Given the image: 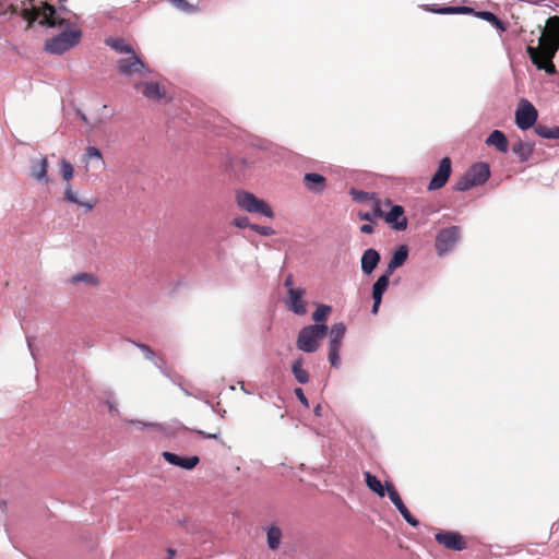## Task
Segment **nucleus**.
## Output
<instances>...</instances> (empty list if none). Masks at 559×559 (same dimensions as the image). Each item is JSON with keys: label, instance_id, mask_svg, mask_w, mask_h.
Wrapping results in <instances>:
<instances>
[{"label": "nucleus", "instance_id": "obj_1", "mask_svg": "<svg viewBox=\"0 0 559 559\" xmlns=\"http://www.w3.org/2000/svg\"><path fill=\"white\" fill-rule=\"evenodd\" d=\"M31 19L38 20L41 25L58 26L63 29L59 35L46 40L45 50L49 53L62 55L75 47L81 40V28L69 19L60 16L57 9L47 2H40L39 7H34Z\"/></svg>", "mask_w": 559, "mask_h": 559}, {"label": "nucleus", "instance_id": "obj_2", "mask_svg": "<svg viewBox=\"0 0 559 559\" xmlns=\"http://www.w3.org/2000/svg\"><path fill=\"white\" fill-rule=\"evenodd\" d=\"M559 50V16H550L545 29L538 40V46H527L526 52L532 63L547 74L552 75L557 72L552 59Z\"/></svg>", "mask_w": 559, "mask_h": 559}, {"label": "nucleus", "instance_id": "obj_3", "mask_svg": "<svg viewBox=\"0 0 559 559\" xmlns=\"http://www.w3.org/2000/svg\"><path fill=\"white\" fill-rule=\"evenodd\" d=\"M424 9L428 12L437 13V14H473L481 20H485L491 23L495 27L500 29L501 32L506 31V26L501 20L498 19L496 14L489 11H475L471 7L465 5H455V7H441L435 8L433 5L426 4Z\"/></svg>", "mask_w": 559, "mask_h": 559}, {"label": "nucleus", "instance_id": "obj_4", "mask_svg": "<svg viewBox=\"0 0 559 559\" xmlns=\"http://www.w3.org/2000/svg\"><path fill=\"white\" fill-rule=\"evenodd\" d=\"M325 324H313L300 330L297 337L298 349L306 353H313L319 348L320 341L326 335Z\"/></svg>", "mask_w": 559, "mask_h": 559}, {"label": "nucleus", "instance_id": "obj_5", "mask_svg": "<svg viewBox=\"0 0 559 559\" xmlns=\"http://www.w3.org/2000/svg\"><path fill=\"white\" fill-rule=\"evenodd\" d=\"M236 202L246 212L258 213L269 218L274 217L271 206L248 191H238L236 193Z\"/></svg>", "mask_w": 559, "mask_h": 559}, {"label": "nucleus", "instance_id": "obj_6", "mask_svg": "<svg viewBox=\"0 0 559 559\" xmlns=\"http://www.w3.org/2000/svg\"><path fill=\"white\" fill-rule=\"evenodd\" d=\"M538 111L527 99H521L515 111V123L521 130H527L535 126Z\"/></svg>", "mask_w": 559, "mask_h": 559}, {"label": "nucleus", "instance_id": "obj_7", "mask_svg": "<svg viewBox=\"0 0 559 559\" xmlns=\"http://www.w3.org/2000/svg\"><path fill=\"white\" fill-rule=\"evenodd\" d=\"M461 237V229L457 226H451L439 230L436 237V250L442 255L453 249Z\"/></svg>", "mask_w": 559, "mask_h": 559}, {"label": "nucleus", "instance_id": "obj_8", "mask_svg": "<svg viewBox=\"0 0 559 559\" xmlns=\"http://www.w3.org/2000/svg\"><path fill=\"white\" fill-rule=\"evenodd\" d=\"M346 332L344 323H335L330 333L329 360L332 367L340 366V348Z\"/></svg>", "mask_w": 559, "mask_h": 559}, {"label": "nucleus", "instance_id": "obj_9", "mask_svg": "<svg viewBox=\"0 0 559 559\" xmlns=\"http://www.w3.org/2000/svg\"><path fill=\"white\" fill-rule=\"evenodd\" d=\"M435 539L438 544L450 550L461 551L467 548L465 537L457 532L439 531L435 535Z\"/></svg>", "mask_w": 559, "mask_h": 559}, {"label": "nucleus", "instance_id": "obj_10", "mask_svg": "<svg viewBox=\"0 0 559 559\" xmlns=\"http://www.w3.org/2000/svg\"><path fill=\"white\" fill-rule=\"evenodd\" d=\"M129 58H122L118 61V70L123 75L143 74L148 69L146 63L135 52L130 53Z\"/></svg>", "mask_w": 559, "mask_h": 559}, {"label": "nucleus", "instance_id": "obj_11", "mask_svg": "<svg viewBox=\"0 0 559 559\" xmlns=\"http://www.w3.org/2000/svg\"><path fill=\"white\" fill-rule=\"evenodd\" d=\"M386 492L389 495L390 500L395 506V508L399 510L403 519L412 526L416 527L418 526L419 522L418 520L413 516V514L409 512V510L404 504L400 493L395 489V487L391 483H385Z\"/></svg>", "mask_w": 559, "mask_h": 559}, {"label": "nucleus", "instance_id": "obj_12", "mask_svg": "<svg viewBox=\"0 0 559 559\" xmlns=\"http://www.w3.org/2000/svg\"><path fill=\"white\" fill-rule=\"evenodd\" d=\"M451 164L452 163L449 157H444L441 159L437 171L435 173L429 182L428 190H438L445 186L452 173Z\"/></svg>", "mask_w": 559, "mask_h": 559}, {"label": "nucleus", "instance_id": "obj_13", "mask_svg": "<svg viewBox=\"0 0 559 559\" xmlns=\"http://www.w3.org/2000/svg\"><path fill=\"white\" fill-rule=\"evenodd\" d=\"M390 276H391L390 274L384 272V274H382L372 286L373 306H372L371 311L373 314L378 313V310H379V307H380V304L382 300V296L389 287Z\"/></svg>", "mask_w": 559, "mask_h": 559}, {"label": "nucleus", "instance_id": "obj_14", "mask_svg": "<svg viewBox=\"0 0 559 559\" xmlns=\"http://www.w3.org/2000/svg\"><path fill=\"white\" fill-rule=\"evenodd\" d=\"M162 455L165 459V461L168 462L169 464L181 467L183 469H192L200 462V459L197 455L182 457L168 451H164Z\"/></svg>", "mask_w": 559, "mask_h": 559}, {"label": "nucleus", "instance_id": "obj_15", "mask_svg": "<svg viewBox=\"0 0 559 559\" xmlns=\"http://www.w3.org/2000/svg\"><path fill=\"white\" fill-rule=\"evenodd\" d=\"M135 88L152 100H159L166 96L165 88L157 82L138 83Z\"/></svg>", "mask_w": 559, "mask_h": 559}, {"label": "nucleus", "instance_id": "obj_16", "mask_svg": "<svg viewBox=\"0 0 559 559\" xmlns=\"http://www.w3.org/2000/svg\"><path fill=\"white\" fill-rule=\"evenodd\" d=\"M384 218L388 224L393 225L397 230H404L407 227V219L401 205H393Z\"/></svg>", "mask_w": 559, "mask_h": 559}, {"label": "nucleus", "instance_id": "obj_17", "mask_svg": "<svg viewBox=\"0 0 559 559\" xmlns=\"http://www.w3.org/2000/svg\"><path fill=\"white\" fill-rule=\"evenodd\" d=\"M380 262V253L372 248L367 249L361 257V271L370 275Z\"/></svg>", "mask_w": 559, "mask_h": 559}, {"label": "nucleus", "instance_id": "obj_18", "mask_svg": "<svg viewBox=\"0 0 559 559\" xmlns=\"http://www.w3.org/2000/svg\"><path fill=\"white\" fill-rule=\"evenodd\" d=\"M466 173L476 186L485 183L490 176L489 166L485 163L473 165Z\"/></svg>", "mask_w": 559, "mask_h": 559}, {"label": "nucleus", "instance_id": "obj_19", "mask_svg": "<svg viewBox=\"0 0 559 559\" xmlns=\"http://www.w3.org/2000/svg\"><path fill=\"white\" fill-rule=\"evenodd\" d=\"M304 183L309 191L314 193H321L326 188V179L316 173H307L304 176Z\"/></svg>", "mask_w": 559, "mask_h": 559}, {"label": "nucleus", "instance_id": "obj_20", "mask_svg": "<svg viewBox=\"0 0 559 559\" xmlns=\"http://www.w3.org/2000/svg\"><path fill=\"white\" fill-rule=\"evenodd\" d=\"M48 160L47 157L43 156L39 159L32 160L31 177L37 181L48 182L47 177Z\"/></svg>", "mask_w": 559, "mask_h": 559}, {"label": "nucleus", "instance_id": "obj_21", "mask_svg": "<svg viewBox=\"0 0 559 559\" xmlns=\"http://www.w3.org/2000/svg\"><path fill=\"white\" fill-rule=\"evenodd\" d=\"M302 295L304 292L301 289L290 287L288 290L289 307L296 314H305L307 312Z\"/></svg>", "mask_w": 559, "mask_h": 559}, {"label": "nucleus", "instance_id": "obj_22", "mask_svg": "<svg viewBox=\"0 0 559 559\" xmlns=\"http://www.w3.org/2000/svg\"><path fill=\"white\" fill-rule=\"evenodd\" d=\"M408 257V249L406 246H401L392 255L388 263L385 272L390 275L400 266H402Z\"/></svg>", "mask_w": 559, "mask_h": 559}, {"label": "nucleus", "instance_id": "obj_23", "mask_svg": "<svg viewBox=\"0 0 559 559\" xmlns=\"http://www.w3.org/2000/svg\"><path fill=\"white\" fill-rule=\"evenodd\" d=\"M487 145L495 146L499 152L506 153L508 151V139L502 131H492L486 140Z\"/></svg>", "mask_w": 559, "mask_h": 559}, {"label": "nucleus", "instance_id": "obj_24", "mask_svg": "<svg viewBox=\"0 0 559 559\" xmlns=\"http://www.w3.org/2000/svg\"><path fill=\"white\" fill-rule=\"evenodd\" d=\"M364 476L367 487L379 497H384L386 491L385 485L383 486L382 483L370 472H365Z\"/></svg>", "mask_w": 559, "mask_h": 559}, {"label": "nucleus", "instance_id": "obj_25", "mask_svg": "<svg viewBox=\"0 0 559 559\" xmlns=\"http://www.w3.org/2000/svg\"><path fill=\"white\" fill-rule=\"evenodd\" d=\"M512 151L520 157L521 162H526L533 154V146L527 142L518 141L513 144Z\"/></svg>", "mask_w": 559, "mask_h": 559}, {"label": "nucleus", "instance_id": "obj_26", "mask_svg": "<svg viewBox=\"0 0 559 559\" xmlns=\"http://www.w3.org/2000/svg\"><path fill=\"white\" fill-rule=\"evenodd\" d=\"M302 364L304 360L301 357L296 359L293 362L292 372L299 383L305 384L309 381V373L306 369L302 368Z\"/></svg>", "mask_w": 559, "mask_h": 559}, {"label": "nucleus", "instance_id": "obj_27", "mask_svg": "<svg viewBox=\"0 0 559 559\" xmlns=\"http://www.w3.org/2000/svg\"><path fill=\"white\" fill-rule=\"evenodd\" d=\"M266 537L269 548L275 550L280 547L282 531L277 526L272 525L267 530Z\"/></svg>", "mask_w": 559, "mask_h": 559}, {"label": "nucleus", "instance_id": "obj_28", "mask_svg": "<svg viewBox=\"0 0 559 559\" xmlns=\"http://www.w3.org/2000/svg\"><path fill=\"white\" fill-rule=\"evenodd\" d=\"M106 44L118 52L121 53H133V48L124 41L122 38H108Z\"/></svg>", "mask_w": 559, "mask_h": 559}, {"label": "nucleus", "instance_id": "obj_29", "mask_svg": "<svg viewBox=\"0 0 559 559\" xmlns=\"http://www.w3.org/2000/svg\"><path fill=\"white\" fill-rule=\"evenodd\" d=\"M70 282L72 284L83 282V283H85L87 285H92V286H96L98 284L97 277H95L91 273H85V272L75 274L74 276L71 277Z\"/></svg>", "mask_w": 559, "mask_h": 559}, {"label": "nucleus", "instance_id": "obj_30", "mask_svg": "<svg viewBox=\"0 0 559 559\" xmlns=\"http://www.w3.org/2000/svg\"><path fill=\"white\" fill-rule=\"evenodd\" d=\"M476 187V185L472 181L471 177L465 173L454 185V189L456 191H467L471 188Z\"/></svg>", "mask_w": 559, "mask_h": 559}, {"label": "nucleus", "instance_id": "obj_31", "mask_svg": "<svg viewBox=\"0 0 559 559\" xmlns=\"http://www.w3.org/2000/svg\"><path fill=\"white\" fill-rule=\"evenodd\" d=\"M331 311H332V308L330 306L320 305V306H318L316 311L312 313V319L316 322L325 321Z\"/></svg>", "mask_w": 559, "mask_h": 559}, {"label": "nucleus", "instance_id": "obj_32", "mask_svg": "<svg viewBox=\"0 0 559 559\" xmlns=\"http://www.w3.org/2000/svg\"><path fill=\"white\" fill-rule=\"evenodd\" d=\"M73 167L70 162L62 158L60 160V174L66 181H70L73 178Z\"/></svg>", "mask_w": 559, "mask_h": 559}, {"label": "nucleus", "instance_id": "obj_33", "mask_svg": "<svg viewBox=\"0 0 559 559\" xmlns=\"http://www.w3.org/2000/svg\"><path fill=\"white\" fill-rule=\"evenodd\" d=\"M350 195L353 197L354 201L361 202V203H367V202L374 200L373 194H371L369 192L356 190V189L350 190Z\"/></svg>", "mask_w": 559, "mask_h": 559}, {"label": "nucleus", "instance_id": "obj_34", "mask_svg": "<svg viewBox=\"0 0 559 559\" xmlns=\"http://www.w3.org/2000/svg\"><path fill=\"white\" fill-rule=\"evenodd\" d=\"M173 5H175L178 10L186 13H194L197 11V7L189 3L187 0H169Z\"/></svg>", "mask_w": 559, "mask_h": 559}, {"label": "nucleus", "instance_id": "obj_35", "mask_svg": "<svg viewBox=\"0 0 559 559\" xmlns=\"http://www.w3.org/2000/svg\"><path fill=\"white\" fill-rule=\"evenodd\" d=\"M534 131L537 135L544 139H551V128H548L544 124H536L534 127Z\"/></svg>", "mask_w": 559, "mask_h": 559}, {"label": "nucleus", "instance_id": "obj_36", "mask_svg": "<svg viewBox=\"0 0 559 559\" xmlns=\"http://www.w3.org/2000/svg\"><path fill=\"white\" fill-rule=\"evenodd\" d=\"M251 229H253L254 231H257L258 234H260L262 236L275 235V230L270 226H260V225L252 224Z\"/></svg>", "mask_w": 559, "mask_h": 559}, {"label": "nucleus", "instance_id": "obj_37", "mask_svg": "<svg viewBox=\"0 0 559 559\" xmlns=\"http://www.w3.org/2000/svg\"><path fill=\"white\" fill-rule=\"evenodd\" d=\"M134 345L142 350L146 359L154 361L155 353L148 345L142 343H134Z\"/></svg>", "mask_w": 559, "mask_h": 559}, {"label": "nucleus", "instance_id": "obj_38", "mask_svg": "<svg viewBox=\"0 0 559 559\" xmlns=\"http://www.w3.org/2000/svg\"><path fill=\"white\" fill-rule=\"evenodd\" d=\"M64 200L70 203H79L76 193L72 190L71 186H68L64 190Z\"/></svg>", "mask_w": 559, "mask_h": 559}, {"label": "nucleus", "instance_id": "obj_39", "mask_svg": "<svg viewBox=\"0 0 559 559\" xmlns=\"http://www.w3.org/2000/svg\"><path fill=\"white\" fill-rule=\"evenodd\" d=\"M85 156L87 159H92V158L102 159V153L95 146H88L86 148Z\"/></svg>", "mask_w": 559, "mask_h": 559}, {"label": "nucleus", "instance_id": "obj_40", "mask_svg": "<svg viewBox=\"0 0 559 559\" xmlns=\"http://www.w3.org/2000/svg\"><path fill=\"white\" fill-rule=\"evenodd\" d=\"M234 225L239 228H245V227L251 228L252 224L249 223V218L247 216H240V217H236L234 219Z\"/></svg>", "mask_w": 559, "mask_h": 559}, {"label": "nucleus", "instance_id": "obj_41", "mask_svg": "<svg viewBox=\"0 0 559 559\" xmlns=\"http://www.w3.org/2000/svg\"><path fill=\"white\" fill-rule=\"evenodd\" d=\"M372 211L373 217H382L384 215L379 200H373Z\"/></svg>", "mask_w": 559, "mask_h": 559}, {"label": "nucleus", "instance_id": "obj_42", "mask_svg": "<svg viewBox=\"0 0 559 559\" xmlns=\"http://www.w3.org/2000/svg\"><path fill=\"white\" fill-rule=\"evenodd\" d=\"M294 392H295V395L297 396V399L300 401V403L304 404L306 407H308L309 403H308L307 397L304 394L302 389L296 388Z\"/></svg>", "mask_w": 559, "mask_h": 559}, {"label": "nucleus", "instance_id": "obj_43", "mask_svg": "<svg viewBox=\"0 0 559 559\" xmlns=\"http://www.w3.org/2000/svg\"><path fill=\"white\" fill-rule=\"evenodd\" d=\"M56 1L59 4V10H57V13H59L60 16H63V13L69 12V10L67 9V7L64 4L67 2V0H56Z\"/></svg>", "mask_w": 559, "mask_h": 559}, {"label": "nucleus", "instance_id": "obj_44", "mask_svg": "<svg viewBox=\"0 0 559 559\" xmlns=\"http://www.w3.org/2000/svg\"><path fill=\"white\" fill-rule=\"evenodd\" d=\"M358 217H359L361 221H369V222H372V221H373V215H372V213H370V212H362V211H359V212H358Z\"/></svg>", "mask_w": 559, "mask_h": 559}, {"label": "nucleus", "instance_id": "obj_45", "mask_svg": "<svg viewBox=\"0 0 559 559\" xmlns=\"http://www.w3.org/2000/svg\"><path fill=\"white\" fill-rule=\"evenodd\" d=\"M372 224H364L360 226V231L364 234H372L373 233Z\"/></svg>", "mask_w": 559, "mask_h": 559}, {"label": "nucleus", "instance_id": "obj_46", "mask_svg": "<svg viewBox=\"0 0 559 559\" xmlns=\"http://www.w3.org/2000/svg\"><path fill=\"white\" fill-rule=\"evenodd\" d=\"M76 204H78V205H80V206L85 207V209H86V211H92V210H93V207H94V205H95L94 203H91V202H83V201H80V200H79V203H76Z\"/></svg>", "mask_w": 559, "mask_h": 559}, {"label": "nucleus", "instance_id": "obj_47", "mask_svg": "<svg viewBox=\"0 0 559 559\" xmlns=\"http://www.w3.org/2000/svg\"><path fill=\"white\" fill-rule=\"evenodd\" d=\"M551 139H559V126L551 128Z\"/></svg>", "mask_w": 559, "mask_h": 559}, {"label": "nucleus", "instance_id": "obj_48", "mask_svg": "<svg viewBox=\"0 0 559 559\" xmlns=\"http://www.w3.org/2000/svg\"><path fill=\"white\" fill-rule=\"evenodd\" d=\"M176 554H177V551L174 548H168L167 549V557H166V559H174Z\"/></svg>", "mask_w": 559, "mask_h": 559}, {"label": "nucleus", "instance_id": "obj_49", "mask_svg": "<svg viewBox=\"0 0 559 559\" xmlns=\"http://www.w3.org/2000/svg\"><path fill=\"white\" fill-rule=\"evenodd\" d=\"M198 433H200L204 438H209V439H216L217 438V433H204L203 431H198Z\"/></svg>", "mask_w": 559, "mask_h": 559}, {"label": "nucleus", "instance_id": "obj_50", "mask_svg": "<svg viewBox=\"0 0 559 559\" xmlns=\"http://www.w3.org/2000/svg\"><path fill=\"white\" fill-rule=\"evenodd\" d=\"M320 412H321V405H318V406L314 408V414L319 416V415L321 414Z\"/></svg>", "mask_w": 559, "mask_h": 559}, {"label": "nucleus", "instance_id": "obj_51", "mask_svg": "<svg viewBox=\"0 0 559 559\" xmlns=\"http://www.w3.org/2000/svg\"><path fill=\"white\" fill-rule=\"evenodd\" d=\"M285 286H289V287L292 286V280L289 277L286 278Z\"/></svg>", "mask_w": 559, "mask_h": 559}, {"label": "nucleus", "instance_id": "obj_52", "mask_svg": "<svg viewBox=\"0 0 559 559\" xmlns=\"http://www.w3.org/2000/svg\"><path fill=\"white\" fill-rule=\"evenodd\" d=\"M131 423H132V424H138V425H140V426H142V427L146 426V425H145L144 423H142V421H131Z\"/></svg>", "mask_w": 559, "mask_h": 559}]
</instances>
